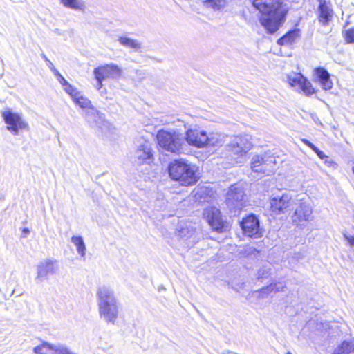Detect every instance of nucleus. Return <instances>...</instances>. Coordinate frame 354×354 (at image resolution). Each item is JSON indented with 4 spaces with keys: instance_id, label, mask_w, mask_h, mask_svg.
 Masks as SVG:
<instances>
[{
    "instance_id": "nucleus-17",
    "label": "nucleus",
    "mask_w": 354,
    "mask_h": 354,
    "mask_svg": "<svg viewBox=\"0 0 354 354\" xmlns=\"http://www.w3.org/2000/svg\"><path fill=\"white\" fill-rule=\"evenodd\" d=\"M203 216L212 229L216 231L223 229L224 225L218 209L212 207L206 208L204 210Z\"/></svg>"
},
{
    "instance_id": "nucleus-12",
    "label": "nucleus",
    "mask_w": 354,
    "mask_h": 354,
    "mask_svg": "<svg viewBox=\"0 0 354 354\" xmlns=\"http://www.w3.org/2000/svg\"><path fill=\"white\" fill-rule=\"evenodd\" d=\"M135 156L139 163H149L153 161V153L151 142L144 138L140 139L135 152Z\"/></svg>"
},
{
    "instance_id": "nucleus-23",
    "label": "nucleus",
    "mask_w": 354,
    "mask_h": 354,
    "mask_svg": "<svg viewBox=\"0 0 354 354\" xmlns=\"http://www.w3.org/2000/svg\"><path fill=\"white\" fill-rule=\"evenodd\" d=\"M66 8L84 12L86 9V3L83 0H59Z\"/></svg>"
},
{
    "instance_id": "nucleus-20",
    "label": "nucleus",
    "mask_w": 354,
    "mask_h": 354,
    "mask_svg": "<svg viewBox=\"0 0 354 354\" xmlns=\"http://www.w3.org/2000/svg\"><path fill=\"white\" fill-rule=\"evenodd\" d=\"M85 119L93 127H101V124L103 122L102 115L94 108H91L86 111Z\"/></svg>"
},
{
    "instance_id": "nucleus-14",
    "label": "nucleus",
    "mask_w": 354,
    "mask_h": 354,
    "mask_svg": "<svg viewBox=\"0 0 354 354\" xmlns=\"http://www.w3.org/2000/svg\"><path fill=\"white\" fill-rule=\"evenodd\" d=\"M241 226L243 233L250 237L258 238L262 235L259 227V221L258 218L252 214L243 219L241 223Z\"/></svg>"
},
{
    "instance_id": "nucleus-39",
    "label": "nucleus",
    "mask_w": 354,
    "mask_h": 354,
    "mask_svg": "<svg viewBox=\"0 0 354 354\" xmlns=\"http://www.w3.org/2000/svg\"><path fill=\"white\" fill-rule=\"evenodd\" d=\"M344 238L351 248H354V235L351 236L345 234H344Z\"/></svg>"
},
{
    "instance_id": "nucleus-35",
    "label": "nucleus",
    "mask_w": 354,
    "mask_h": 354,
    "mask_svg": "<svg viewBox=\"0 0 354 354\" xmlns=\"http://www.w3.org/2000/svg\"><path fill=\"white\" fill-rule=\"evenodd\" d=\"M41 57L45 60V62H46L48 68L53 73L54 75H55L57 72H59L55 68V67L54 66L53 64L48 59V57L46 56V55L42 54Z\"/></svg>"
},
{
    "instance_id": "nucleus-18",
    "label": "nucleus",
    "mask_w": 354,
    "mask_h": 354,
    "mask_svg": "<svg viewBox=\"0 0 354 354\" xmlns=\"http://www.w3.org/2000/svg\"><path fill=\"white\" fill-rule=\"evenodd\" d=\"M313 73L316 77V81L319 82L323 90L329 91L333 88V83L330 79V75L326 69L318 67L314 69Z\"/></svg>"
},
{
    "instance_id": "nucleus-33",
    "label": "nucleus",
    "mask_w": 354,
    "mask_h": 354,
    "mask_svg": "<svg viewBox=\"0 0 354 354\" xmlns=\"http://www.w3.org/2000/svg\"><path fill=\"white\" fill-rule=\"evenodd\" d=\"M274 286H272L271 284H270L269 286L265 287V288H261L260 290H259V295L261 297H267L268 295H269L270 294L272 293L273 291H272V288Z\"/></svg>"
},
{
    "instance_id": "nucleus-37",
    "label": "nucleus",
    "mask_w": 354,
    "mask_h": 354,
    "mask_svg": "<svg viewBox=\"0 0 354 354\" xmlns=\"http://www.w3.org/2000/svg\"><path fill=\"white\" fill-rule=\"evenodd\" d=\"M55 76L57 77V81L62 86V87L68 84V81L66 80V79L59 73V72H57Z\"/></svg>"
},
{
    "instance_id": "nucleus-25",
    "label": "nucleus",
    "mask_w": 354,
    "mask_h": 354,
    "mask_svg": "<svg viewBox=\"0 0 354 354\" xmlns=\"http://www.w3.org/2000/svg\"><path fill=\"white\" fill-rule=\"evenodd\" d=\"M71 243L76 247L77 253L82 258H84L86 255V248L84 239L81 236H73L71 237Z\"/></svg>"
},
{
    "instance_id": "nucleus-43",
    "label": "nucleus",
    "mask_w": 354,
    "mask_h": 354,
    "mask_svg": "<svg viewBox=\"0 0 354 354\" xmlns=\"http://www.w3.org/2000/svg\"><path fill=\"white\" fill-rule=\"evenodd\" d=\"M96 80V84H95V88L100 91L102 87H103V84H102V82L104 81V80H99V79H95Z\"/></svg>"
},
{
    "instance_id": "nucleus-28",
    "label": "nucleus",
    "mask_w": 354,
    "mask_h": 354,
    "mask_svg": "<svg viewBox=\"0 0 354 354\" xmlns=\"http://www.w3.org/2000/svg\"><path fill=\"white\" fill-rule=\"evenodd\" d=\"M118 41L121 45L133 50H138L141 47V44L137 40L127 37H120Z\"/></svg>"
},
{
    "instance_id": "nucleus-32",
    "label": "nucleus",
    "mask_w": 354,
    "mask_h": 354,
    "mask_svg": "<svg viewBox=\"0 0 354 354\" xmlns=\"http://www.w3.org/2000/svg\"><path fill=\"white\" fill-rule=\"evenodd\" d=\"M344 35L346 43H354V28L345 30Z\"/></svg>"
},
{
    "instance_id": "nucleus-24",
    "label": "nucleus",
    "mask_w": 354,
    "mask_h": 354,
    "mask_svg": "<svg viewBox=\"0 0 354 354\" xmlns=\"http://www.w3.org/2000/svg\"><path fill=\"white\" fill-rule=\"evenodd\" d=\"M354 352V339L344 341L338 345L333 354H351Z\"/></svg>"
},
{
    "instance_id": "nucleus-31",
    "label": "nucleus",
    "mask_w": 354,
    "mask_h": 354,
    "mask_svg": "<svg viewBox=\"0 0 354 354\" xmlns=\"http://www.w3.org/2000/svg\"><path fill=\"white\" fill-rule=\"evenodd\" d=\"M63 89L64 91L68 93L72 100L77 97V95L80 93L76 88H75L73 86H72L71 84H68L66 86L63 87Z\"/></svg>"
},
{
    "instance_id": "nucleus-45",
    "label": "nucleus",
    "mask_w": 354,
    "mask_h": 354,
    "mask_svg": "<svg viewBox=\"0 0 354 354\" xmlns=\"http://www.w3.org/2000/svg\"><path fill=\"white\" fill-rule=\"evenodd\" d=\"M325 160V163L328 165V166H332V165L333 164V162L332 161H329L328 160V159H324Z\"/></svg>"
},
{
    "instance_id": "nucleus-11",
    "label": "nucleus",
    "mask_w": 354,
    "mask_h": 354,
    "mask_svg": "<svg viewBox=\"0 0 354 354\" xmlns=\"http://www.w3.org/2000/svg\"><path fill=\"white\" fill-rule=\"evenodd\" d=\"M122 73V68L113 63L99 66L93 70L95 79L104 80L118 79L121 77Z\"/></svg>"
},
{
    "instance_id": "nucleus-19",
    "label": "nucleus",
    "mask_w": 354,
    "mask_h": 354,
    "mask_svg": "<svg viewBox=\"0 0 354 354\" xmlns=\"http://www.w3.org/2000/svg\"><path fill=\"white\" fill-rule=\"evenodd\" d=\"M319 21L323 25H327L333 17V10L324 0H319Z\"/></svg>"
},
{
    "instance_id": "nucleus-36",
    "label": "nucleus",
    "mask_w": 354,
    "mask_h": 354,
    "mask_svg": "<svg viewBox=\"0 0 354 354\" xmlns=\"http://www.w3.org/2000/svg\"><path fill=\"white\" fill-rule=\"evenodd\" d=\"M269 273H270L269 268H263L259 270L258 274H257V277H258V279L266 278L268 276Z\"/></svg>"
},
{
    "instance_id": "nucleus-7",
    "label": "nucleus",
    "mask_w": 354,
    "mask_h": 354,
    "mask_svg": "<svg viewBox=\"0 0 354 354\" xmlns=\"http://www.w3.org/2000/svg\"><path fill=\"white\" fill-rule=\"evenodd\" d=\"M295 200L289 192L280 194H273L270 198L271 211L277 214H282L293 206Z\"/></svg>"
},
{
    "instance_id": "nucleus-10",
    "label": "nucleus",
    "mask_w": 354,
    "mask_h": 354,
    "mask_svg": "<svg viewBox=\"0 0 354 354\" xmlns=\"http://www.w3.org/2000/svg\"><path fill=\"white\" fill-rule=\"evenodd\" d=\"M245 197L243 189L241 186L232 185L227 194L226 204L230 209L236 212L245 207Z\"/></svg>"
},
{
    "instance_id": "nucleus-46",
    "label": "nucleus",
    "mask_w": 354,
    "mask_h": 354,
    "mask_svg": "<svg viewBox=\"0 0 354 354\" xmlns=\"http://www.w3.org/2000/svg\"><path fill=\"white\" fill-rule=\"evenodd\" d=\"M287 354H292V353H291L290 352H289V351H288V352L287 353Z\"/></svg>"
},
{
    "instance_id": "nucleus-44",
    "label": "nucleus",
    "mask_w": 354,
    "mask_h": 354,
    "mask_svg": "<svg viewBox=\"0 0 354 354\" xmlns=\"http://www.w3.org/2000/svg\"><path fill=\"white\" fill-rule=\"evenodd\" d=\"M22 232L24 234V236H26L30 233V231L28 228H24Z\"/></svg>"
},
{
    "instance_id": "nucleus-27",
    "label": "nucleus",
    "mask_w": 354,
    "mask_h": 354,
    "mask_svg": "<svg viewBox=\"0 0 354 354\" xmlns=\"http://www.w3.org/2000/svg\"><path fill=\"white\" fill-rule=\"evenodd\" d=\"M44 345L47 346V348L54 351V354H76L70 351V349L62 344H52L45 342Z\"/></svg>"
},
{
    "instance_id": "nucleus-40",
    "label": "nucleus",
    "mask_w": 354,
    "mask_h": 354,
    "mask_svg": "<svg viewBox=\"0 0 354 354\" xmlns=\"http://www.w3.org/2000/svg\"><path fill=\"white\" fill-rule=\"evenodd\" d=\"M45 342H43L41 345H39L34 348L33 351L35 354H45L42 352L44 348H47V346L44 345Z\"/></svg>"
},
{
    "instance_id": "nucleus-22",
    "label": "nucleus",
    "mask_w": 354,
    "mask_h": 354,
    "mask_svg": "<svg viewBox=\"0 0 354 354\" xmlns=\"http://www.w3.org/2000/svg\"><path fill=\"white\" fill-rule=\"evenodd\" d=\"M300 36L299 29H294L279 39L277 44L281 46L292 45L300 37Z\"/></svg>"
},
{
    "instance_id": "nucleus-42",
    "label": "nucleus",
    "mask_w": 354,
    "mask_h": 354,
    "mask_svg": "<svg viewBox=\"0 0 354 354\" xmlns=\"http://www.w3.org/2000/svg\"><path fill=\"white\" fill-rule=\"evenodd\" d=\"M315 152L320 159H328V157L326 155H325V153L323 151H320L318 148L316 149V151H315Z\"/></svg>"
},
{
    "instance_id": "nucleus-3",
    "label": "nucleus",
    "mask_w": 354,
    "mask_h": 354,
    "mask_svg": "<svg viewBox=\"0 0 354 354\" xmlns=\"http://www.w3.org/2000/svg\"><path fill=\"white\" fill-rule=\"evenodd\" d=\"M169 177L183 186H190L197 183L200 176L198 167L183 159L174 160L168 167Z\"/></svg>"
},
{
    "instance_id": "nucleus-6",
    "label": "nucleus",
    "mask_w": 354,
    "mask_h": 354,
    "mask_svg": "<svg viewBox=\"0 0 354 354\" xmlns=\"http://www.w3.org/2000/svg\"><path fill=\"white\" fill-rule=\"evenodd\" d=\"M1 115L7 130L13 135H18L20 131L29 130V125L21 113L6 109L2 112Z\"/></svg>"
},
{
    "instance_id": "nucleus-21",
    "label": "nucleus",
    "mask_w": 354,
    "mask_h": 354,
    "mask_svg": "<svg viewBox=\"0 0 354 354\" xmlns=\"http://www.w3.org/2000/svg\"><path fill=\"white\" fill-rule=\"evenodd\" d=\"M205 147H219L221 146L224 142V135L218 132H209L205 131Z\"/></svg>"
},
{
    "instance_id": "nucleus-5",
    "label": "nucleus",
    "mask_w": 354,
    "mask_h": 354,
    "mask_svg": "<svg viewBox=\"0 0 354 354\" xmlns=\"http://www.w3.org/2000/svg\"><path fill=\"white\" fill-rule=\"evenodd\" d=\"M229 150L236 156L239 162L245 160L247 153L252 149L253 143L252 136L243 134L234 136L228 145Z\"/></svg>"
},
{
    "instance_id": "nucleus-30",
    "label": "nucleus",
    "mask_w": 354,
    "mask_h": 354,
    "mask_svg": "<svg viewBox=\"0 0 354 354\" xmlns=\"http://www.w3.org/2000/svg\"><path fill=\"white\" fill-rule=\"evenodd\" d=\"M194 233V230L190 225L185 223L178 230V235L183 238H190Z\"/></svg>"
},
{
    "instance_id": "nucleus-13",
    "label": "nucleus",
    "mask_w": 354,
    "mask_h": 354,
    "mask_svg": "<svg viewBox=\"0 0 354 354\" xmlns=\"http://www.w3.org/2000/svg\"><path fill=\"white\" fill-rule=\"evenodd\" d=\"M57 270V265L54 261L46 259L40 262L37 267L36 282L41 283L48 279V277L56 273Z\"/></svg>"
},
{
    "instance_id": "nucleus-16",
    "label": "nucleus",
    "mask_w": 354,
    "mask_h": 354,
    "mask_svg": "<svg viewBox=\"0 0 354 354\" xmlns=\"http://www.w3.org/2000/svg\"><path fill=\"white\" fill-rule=\"evenodd\" d=\"M205 131L197 128L188 129L185 135L187 143L197 148L205 147Z\"/></svg>"
},
{
    "instance_id": "nucleus-26",
    "label": "nucleus",
    "mask_w": 354,
    "mask_h": 354,
    "mask_svg": "<svg viewBox=\"0 0 354 354\" xmlns=\"http://www.w3.org/2000/svg\"><path fill=\"white\" fill-rule=\"evenodd\" d=\"M203 6L213 10H220L225 8L227 0H202Z\"/></svg>"
},
{
    "instance_id": "nucleus-41",
    "label": "nucleus",
    "mask_w": 354,
    "mask_h": 354,
    "mask_svg": "<svg viewBox=\"0 0 354 354\" xmlns=\"http://www.w3.org/2000/svg\"><path fill=\"white\" fill-rule=\"evenodd\" d=\"M301 140L303 143L309 147L313 151H316V149H317V147H315L312 142L308 141L307 139L302 138Z\"/></svg>"
},
{
    "instance_id": "nucleus-29",
    "label": "nucleus",
    "mask_w": 354,
    "mask_h": 354,
    "mask_svg": "<svg viewBox=\"0 0 354 354\" xmlns=\"http://www.w3.org/2000/svg\"><path fill=\"white\" fill-rule=\"evenodd\" d=\"M73 101L82 109L90 110L91 108H93L91 102L88 98L83 96L80 92L77 95V97L73 99Z\"/></svg>"
},
{
    "instance_id": "nucleus-34",
    "label": "nucleus",
    "mask_w": 354,
    "mask_h": 354,
    "mask_svg": "<svg viewBox=\"0 0 354 354\" xmlns=\"http://www.w3.org/2000/svg\"><path fill=\"white\" fill-rule=\"evenodd\" d=\"M207 192V189L206 188H200L195 191L194 198L196 200H199L201 201V197L203 195L206 194Z\"/></svg>"
},
{
    "instance_id": "nucleus-2",
    "label": "nucleus",
    "mask_w": 354,
    "mask_h": 354,
    "mask_svg": "<svg viewBox=\"0 0 354 354\" xmlns=\"http://www.w3.org/2000/svg\"><path fill=\"white\" fill-rule=\"evenodd\" d=\"M96 296L100 317L106 323L114 324L120 313V304L114 291L102 286L98 288Z\"/></svg>"
},
{
    "instance_id": "nucleus-9",
    "label": "nucleus",
    "mask_w": 354,
    "mask_h": 354,
    "mask_svg": "<svg viewBox=\"0 0 354 354\" xmlns=\"http://www.w3.org/2000/svg\"><path fill=\"white\" fill-rule=\"evenodd\" d=\"M251 169L254 172L270 175L275 167V158L267 155H254L250 162Z\"/></svg>"
},
{
    "instance_id": "nucleus-8",
    "label": "nucleus",
    "mask_w": 354,
    "mask_h": 354,
    "mask_svg": "<svg viewBox=\"0 0 354 354\" xmlns=\"http://www.w3.org/2000/svg\"><path fill=\"white\" fill-rule=\"evenodd\" d=\"M286 81L292 88L301 91L306 96L312 95L316 92L311 82L300 73L292 72L287 74Z\"/></svg>"
},
{
    "instance_id": "nucleus-15",
    "label": "nucleus",
    "mask_w": 354,
    "mask_h": 354,
    "mask_svg": "<svg viewBox=\"0 0 354 354\" xmlns=\"http://www.w3.org/2000/svg\"><path fill=\"white\" fill-rule=\"evenodd\" d=\"M313 207L309 203L301 202L292 216V221L295 223L310 221L313 218Z\"/></svg>"
},
{
    "instance_id": "nucleus-38",
    "label": "nucleus",
    "mask_w": 354,
    "mask_h": 354,
    "mask_svg": "<svg viewBox=\"0 0 354 354\" xmlns=\"http://www.w3.org/2000/svg\"><path fill=\"white\" fill-rule=\"evenodd\" d=\"M271 285L274 286L272 288L274 293L283 291L284 286L281 283H271Z\"/></svg>"
},
{
    "instance_id": "nucleus-1",
    "label": "nucleus",
    "mask_w": 354,
    "mask_h": 354,
    "mask_svg": "<svg viewBox=\"0 0 354 354\" xmlns=\"http://www.w3.org/2000/svg\"><path fill=\"white\" fill-rule=\"evenodd\" d=\"M252 5L262 14L261 24L270 34L283 24L289 10L286 0H253Z\"/></svg>"
},
{
    "instance_id": "nucleus-4",
    "label": "nucleus",
    "mask_w": 354,
    "mask_h": 354,
    "mask_svg": "<svg viewBox=\"0 0 354 354\" xmlns=\"http://www.w3.org/2000/svg\"><path fill=\"white\" fill-rule=\"evenodd\" d=\"M156 138L159 146L165 151L178 153L184 145V138L176 131H158Z\"/></svg>"
}]
</instances>
